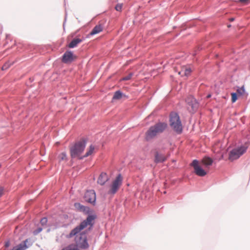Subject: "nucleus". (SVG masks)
<instances>
[{
	"instance_id": "f257e3e1",
	"label": "nucleus",
	"mask_w": 250,
	"mask_h": 250,
	"mask_svg": "<svg viewBox=\"0 0 250 250\" xmlns=\"http://www.w3.org/2000/svg\"><path fill=\"white\" fill-rule=\"evenodd\" d=\"M95 219V216L89 215L79 226L73 229L66 237L71 238L76 236L75 241L77 245L82 249L88 248L89 245L87 242L86 235L84 233H81V231L87 227L91 228L94 224Z\"/></svg>"
},
{
	"instance_id": "f3484780",
	"label": "nucleus",
	"mask_w": 250,
	"mask_h": 250,
	"mask_svg": "<svg viewBox=\"0 0 250 250\" xmlns=\"http://www.w3.org/2000/svg\"><path fill=\"white\" fill-rule=\"evenodd\" d=\"M103 30V26L99 24L98 25H97L95 26L94 28L92 29L91 32H90V35H93L95 34H97L101 31H102Z\"/></svg>"
},
{
	"instance_id": "1a4fd4ad",
	"label": "nucleus",
	"mask_w": 250,
	"mask_h": 250,
	"mask_svg": "<svg viewBox=\"0 0 250 250\" xmlns=\"http://www.w3.org/2000/svg\"><path fill=\"white\" fill-rule=\"evenodd\" d=\"M84 198L85 201L93 204L96 201V193L93 190H87L84 194Z\"/></svg>"
},
{
	"instance_id": "7ed1b4c3",
	"label": "nucleus",
	"mask_w": 250,
	"mask_h": 250,
	"mask_svg": "<svg viewBox=\"0 0 250 250\" xmlns=\"http://www.w3.org/2000/svg\"><path fill=\"white\" fill-rule=\"evenodd\" d=\"M86 145V141L83 139L77 142L70 148V155L72 158H78L80 159L83 157H81V155L83 152Z\"/></svg>"
},
{
	"instance_id": "a211bd4d",
	"label": "nucleus",
	"mask_w": 250,
	"mask_h": 250,
	"mask_svg": "<svg viewBox=\"0 0 250 250\" xmlns=\"http://www.w3.org/2000/svg\"><path fill=\"white\" fill-rule=\"evenodd\" d=\"M82 41V40L80 39H74L70 42L68 46L69 48H74L76 47L79 43H81Z\"/></svg>"
},
{
	"instance_id": "cd10ccee",
	"label": "nucleus",
	"mask_w": 250,
	"mask_h": 250,
	"mask_svg": "<svg viewBox=\"0 0 250 250\" xmlns=\"http://www.w3.org/2000/svg\"><path fill=\"white\" fill-rule=\"evenodd\" d=\"M42 230V229L41 228H39L36 230L34 231L33 233L34 235H37L38 233L40 232Z\"/></svg>"
},
{
	"instance_id": "bb28decb",
	"label": "nucleus",
	"mask_w": 250,
	"mask_h": 250,
	"mask_svg": "<svg viewBox=\"0 0 250 250\" xmlns=\"http://www.w3.org/2000/svg\"><path fill=\"white\" fill-rule=\"evenodd\" d=\"M47 219L46 218L44 217L41 219V223L42 225H45L47 223Z\"/></svg>"
},
{
	"instance_id": "aec40b11",
	"label": "nucleus",
	"mask_w": 250,
	"mask_h": 250,
	"mask_svg": "<svg viewBox=\"0 0 250 250\" xmlns=\"http://www.w3.org/2000/svg\"><path fill=\"white\" fill-rule=\"evenodd\" d=\"M59 162H66L67 161V156L65 152L61 153L58 157Z\"/></svg>"
},
{
	"instance_id": "9b49d317",
	"label": "nucleus",
	"mask_w": 250,
	"mask_h": 250,
	"mask_svg": "<svg viewBox=\"0 0 250 250\" xmlns=\"http://www.w3.org/2000/svg\"><path fill=\"white\" fill-rule=\"evenodd\" d=\"M186 102L191 107V111H194L198 106V104L196 100L192 96H189L186 99Z\"/></svg>"
},
{
	"instance_id": "dca6fc26",
	"label": "nucleus",
	"mask_w": 250,
	"mask_h": 250,
	"mask_svg": "<svg viewBox=\"0 0 250 250\" xmlns=\"http://www.w3.org/2000/svg\"><path fill=\"white\" fill-rule=\"evenodd\" d=\"M167 159V158L163 154L156 153L155 156V162L156 163L163 162Z\"/></svg>"
},
{
	"instance_id": "20e7f679",
	"label": "nucleus",
	"mask_w": 250,
	"mask_h": 250,
	"mask_svg": "<svg viewBox=\"0 0 250 250\" xmlns=\"http://www.w3.org/2000/svg\"><path fill=\"white\" fill-rule=\"evenodd\" d=\"M170 125L177 133H180L182 131V125L179 116L176 113H171L170 115Z\"/></svg>"
},
{
	"instance_id": "39448f33",
	"label": "nucleus",
	"mask_w": 250,
	"mask_h": 250,
	"mask_svg": "<svg viewBox=\"0 0 250 250\" xmlns=\"http://www.w3.org/2000/svg\"><path fill=\"white\" fill-rule=\"evenodd\" d=\"M123 177L121 174H119L116 177V179L112 182L107 193L109 195L115 194L119 190L120 186L122 185Z\"/></svg>"
},
{
	"instance_id": "5701e85b",
	"label": "nucleus",
	"mask_w": 250,
	"mask_h": 250,
	"mask_svg": "<svg viewBox=\"0 0 250 250\" xmlns=\"http://www.w3.org/2000/svg\"><path fill=\"white\" fill-rule=\"evenodd\" d=\"M231 102L232 103L235 102L237 99L236 93H231Z\"/></svg>"
},
{
	"instance_id": "4468645a",
	"label": "nucleus",
	"mask_w": 250,
	"mask_h": 250,
	"mask_svg": "<svg viewBox=\"0 0 250 250\" xmlns=\"http://www.w3.org/2000/svg\"><path fill=\"white\" fill-rule=\"evenodd\" d=\"M191 70L190 67L183 66L181 70L178 72V74L181 76H188L190 74Z\"/></svg>"
},
{
	"instance_id": "6e6552de",
	"label": "nucleus",
	"mask_w": 250,
	"mask_h": 250,
	"mask_svg": "<svg viewBox=\"0 0 250 250\" xmlns=\"http://www.w3.org/2000/svg\"><path fill=\"white\" fill-rule=\"evenodd\" d=\"M76 59V56L71 51H66L62 57V62L65 63H69Z\"/></svg>"
},
{
	"instance_id": "473e14b6",
	"label": "nucleus",
	"mask_w": 250,
	"mask_h": 250,
	"mask_svg": "<svg viewBox=\"0 0 250 250\" xmlns=\"http://www.w3.org/2000/svg\"><path fill=\"white\" fill-rule=\"evenodd\" d=\"M62 250H69V248L66 247L65 248L63 249Z\"/></svg>"
},
{
	"instance_id": "2f4dec72",
	"label": "nucleus",
	"mask_w": 250,
	"mask_h": 250,
	"mask_svg": "<svg viewBox=\"0 0 250 250\" xmlns=\"http://www.w3.org/2000/svg\"><path fill=\"white\" fill-rule=\"evenodd\" d=\"M239 1H240V2H241L242 3H245L247 1H248V0H239Z\"/></svg>"
},
{
	"instance_id": "f704fd0d",
	"label": "nucleus",
	"mask_w": 250,
	"mask_h": 250,
	"mask_svg": "<svg viewBox=\"0 0 250 250\" xmlns=\"http://www.w3.org/2000/svg\"><path fill=\"white\" fill-rule=\"evenodd\" d=\"M230 21H233L234 20V19L233 18H231L230 19Z\"/></svg>"
},
{
	"instance_id": "c85d7f7f",
	"label": "nucleus",
	"mask_w": 250,
	"mask_h": 250,
	"mask_svg": "<svg viewBox=\"0 0 250 250\" xmlns=\"http://www.w3.org/2000/svg\"><path fill=\"white\" fill-rule=\"evenodd\" d=\"M4 188L2 187H0V197L3 194Z\"/></svg>"
},
{
	"instance_id": "0eeeda50",
	"label": "nucleus",
	"mask_w": 250,
	"mask_h": 250,
	"mask_svg": "<svg viewBox=\"0 0 250 250\" xmlns=\"http://www.w3.org/2000/svg\"><path fill=\"white\" fill-rule=\"evenodd\" d=\"M247 148V147L242 146L240 147L233 149L230 152L229 159L231 160H234L238 159L240 157V156L245 152Z\"/></svg>"
},
{
	"instance_id": "ddd939ff",
	"label": "nucleus",
	"mask_w": 250,
	"mask_h": 250,
	"mask_svg": "<svg viewBox=\"0 0 250 250\" xmlns=\"http://www.w3.org/2000/svg\"><path fill=\"white\" fill-rule=\"evenodd\" d=\"M108 180V177L107 174L105 172H102L99 176L97 182L101 185H104Z\"/></svg>"
},
{
	"instance_id": "c756f323",
	"label": "nucleus",
	"mask_w": 250,
	"mask_h": 250,
	"mask_svg": "<svg viewBox=\"0 0 250 250\" xmlns=\"http://www.w3.org/2000/svg\"><path fill=\"white\" fill-rule=\"evenodd\" d=\"M69 248V250H79L77 248H72L71 246L67 247Z\"/></svg>"
},
{
	"instance_id": "72a5a7b5",
	"label": "nucleus",
	"mask_w": 250,
	"mask_h": 250,
	"mask_svg": "<svg viewBox=\"0 0 250 250\" xmlns=\"http://www.w3.org/2000/svg\"><path fill=\"white\" fill-rule=\"evenodd\" d=\"M210 97H211V95H210V94H209V95H208L207 96V98H210Z\"/></svg>"
},
{
	"instance_id": "f8f14e48",
	"label": "nucleus",
	"mask_w": 250,
	"mask_h": 250,
	"mask_svg": "<svg viewBox=\"0 0 250 250\" xmlns=\"http://www.w3.org/2000/svg\"><path fill=\"white\" fill-rule=\"evenodd\" d=\"M199 163L205 168H206L212 164L213 160L209 157H204L201 162H199Z\"/></svg>"
},
{
	"instance_id": "f03ea898",
	"label": "nucleus",
	"mask_w": 250,
	"mask_h": 250,
	"mask_svg": "<svg viewBox=\"0 0 250 250\" xmlns=\"http://www.w3.org/2000/svg\"><path fill=\"white\" fill-rule=\"evenodd\" d=\"M167 124L164 123H159L151 126L146 133V138L147 140H150L158 134L163 132L167 128Z\"/></svg>"
},
{
	"instance_id": "393cba45",
	"label": "nucleus",
	"mask_w": 250,
	"mask_h": 250,
	"mask_svg": "<svg viewBox=\"0 0 250 250\" xmlns=\"http://www.w3.org/2000/svg\"><path fill=\"white\" fill-rule=\"evenodd\" d=\"M123 7V4L121 3L117 4L115 6V9L118 11H121Z\"/></svg>"
},
{
	"instance_id": "7c9ffc66",
	"label": "nucleus",
	"mask_w": 250,
	"mask_h": 250,
	"mask_svg": "<svg viewBox=\"0 0 250 250\" xmlns=\"http://www.w3.org/2000/svg\"><path fill=\"white\" fill-rule=\"evenodd\" d=\"M9 246H10V242L9 241H7L6 242H5V247L6 248L8 247Z\"/></svg>"
},
{
	"instance_id": "6ab92c4d",
	"label": "nucleus",
	"mask_w": 250,
	"mask_h": 250,
	"mask_svg": "<svg viewBox=\"0 0 250 250\" xmlns=\"http://www.w3.org/2000/svg\"><path fill=\"white\" fill-rule=\"evenodd\" d=\"M74 207L79 210L83 212L87 211L88 209V208L82 205L81 204L79 203H75Z\"/></svg>"
},
{
	"instance_id": "9d476101",
	"label": "nucleus",
	"mask_w": 250,
	"mask_h": 250,
	"mask_svg": "<svg viewBox=\"0 0 250 250\" xmlns=\"http://www.w3.org/2000/svg\"><path fill=\"white\" fill-rule=\"evenodd\" d=\"M32 244V243L31 242L30 240L27 239L18 245L13 247L11 250H25Z\"/></svg>"
},
{
	"instance_id": "4be33fe9",
	"label": "nucleus",
	"mask_w": 250,
	"mask_h": 250,
	"mask_svg": "<svg viewBox=\"0 0 250 250\" xmlns=\"http://www.w3.org/2000/svg\"><path fill=\"white\" fill-rule=\"evenodd\" d=\"M245 92V91L243 86L237 90V93L239 95H243L244 94Z\"/></svg>"
},
{
	"instance_id": "b1692460",
	"label": "nucleus",
	"mask_w": 250,
	"mask_h": 250,
	"mask_svg": "<svg viewBox=\"0 0 250 250\" xmlns=\"http://www.w3.org/2000/svg\"><path fill=\"white\" fill-rule=\"evenodd\" d=\"M133 76V73H130L127 76L124 77L122 78V80L123 81H127L130 80L132 76Z\"/></svg>"
},
{
	"instance_id": "423d86ee",
	"label": "nucleus",
	"mask_w": 250,
	"mask_h": 250,
	"mask_svg": "<svg viewBox=\"0 0 250 250\" xmlns=\"http://www.w3.org/2000/svg\"><path fill=\"white\" fill-rule=\"evenodd\" d=\"M191 166L194 168L195 173L201 177L205 176L207 172L206 171L205 168L203 166H202L199 162L196 160H193L191 163Z\"/></svg>"
},
{
	"instance_id": "2eb2a0df",
	"label": "nucleus",
	"mask_w": 250,
	"mask_h": 250,
	"mask_svg": "<svg viewBox=\"0 0 250 250\" xmlns=\"http://www.w3.org/2000/svg\"><path fill=\"white\" fill-rule=\"evenodd\" d=\"M122 98L127 99V96L125 94L122 93L120 91H117L115 92L113 97L112 98L113 100H120Z\"/></svg>"
},
{
	"instance_id": "a878e982",
	"label": "nucleus",
	"mask_w": 250,
	"mask_h": 250,
	"mask_svg": "<svg viewBox=\"0 0 250 250\" xmlns=\"http://www.w3.org/2000/svg\"><path fill=\"white\" fill-rule=\"evenodd\" d=\"M11 64L12 63H9V62L5 63L2 67V69H7Z\"/></svg>"
},
{
	"instance_id": "412c9836",
	"label": "nucleus",
	"mask_w": 250,
	"mask_h": 250,
	"mask_svg": "<svg viewBox=\"0 0 250 250\" xmlns=\"http://www.w3.org/2000/svg\"><path fill=\"white\" fill-rule=\"evenodd\" d=\"M95 149V147L92 145H91L88 148L87 152H86L85 154L83 156V157H88L91 154H92L94 153Z\"/></svg>"
}]
</instances>
